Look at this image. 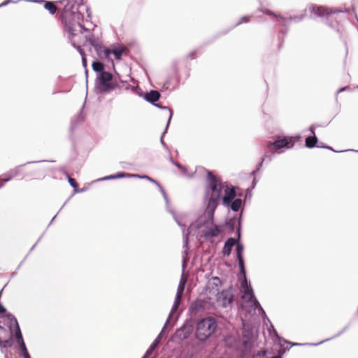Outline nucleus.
<instances>
[{"label":"nucleus","instance_id":"nucleus-19","mask_svg":"<svg viewBox=\"0 0 358 358\" xmlns=\"http://www.w3.org/2000/svg\"><path fill=\"white\" fill-rule=\"evenodd\" d=\"M236 243V240L234 238H229L224 245L223 248V254L224 255H229L232 248L234 246V245Z\"/></svg>","mask_w":358,"mask_h":358},{"label":"nucleus","instance_id":"nucleus-21","mask_svg":"<svg viewBox=\"0 0 358 358\" xmlns=\"http://www.w3.org/2000/svg\"><path fill=\"white\" fill-rule=\"evenodd\" d=\"M21 166H16V167L10 169L9 171H8L5 174V176H6V178H4V182H8L14 177L17 176L20 171Z\"/></svg>","mask_w":358,"mask_h":358},{"label":"nucleus","instance_id":"nucleus-11","mask_svg":"<svg viewBox=\"0 0 358 358\" xmlns=\"http://www.w3.org/2000/svg\"><path fill=\"white\" fill-rule=\"evenodd\" d=\"M236 250V258L238 259L240 272L242 275H245V270L244 260H243V245L240 243L237 244Z\"/></svg>","mask_w":358,"mask_h":358},{"label":"nucleus","instance_id":"nucleus-56","mask_svg":"<svg viewBox=\"0 0 358 358\" xmlns=\"http://www.w3.org/2000/svg\"><path fill=\"white\" fill-rule=\"evenodd\" d=\"M34 1H35V2H40L41 1L35 0Z\"/></svg>","mask_w":358,"mask_h":358},{"label":"nucleus","instance_id":"nucleus-15","mask_svg":"<svg viewBox=\"0 0 358 358\" xmlns=\"http://www.w3.org/2000/svg\"><path fill=\"white\" fill-rule=\"evenodd\" d=\"M132 176L134 178H144V179H146V180L155 183L159 188L160 192H162L166 202V203L168 202V197H167L166 193L165 190L164 189V188L161 186V185L157 181H156L155 180L152 179V178H150L146 175L140 176L138 174H133Z\"/></svg>","mask_w":358,"mask_h":358},{"label":"nucleus","instance_id":"nucleus-51","mask_svg":"<svg viewBox=\"0 0 358 358\" xmlns=\"http://www.w3.org/2000/svg\"><path fill=\"white\" fill-rule=\"evenodd\" d=\"M171 213L173 215V217H174L175 220L178 222V224L179 225H180V222L178 221V220H177V218L176 217V216H175V215L173 214V212H171Z\"/></svg>","mask_w":358,"mask_h":358},{"label":"nucleus","instance_id":"nucleus-27","mask_svg":"<svg viewBox=\"0 0 358 358\" xmlns=\"http://www.w3.org/2000/svg\"><path fill=\"white\" fill-rule=\"evenodd\" d=\"M92 69L94 71L99 73V74H100L101 72L105 71L103 70V69H104L103 64L101 62H98V61L94 62L92 63Z\"/></svg>","mask_w":358,"mask_h":358},{"label":"nucleus","instance_id":"nucleus-57","mask_svg":"<svg viewBox=\"0 0 358 358\" xmlns=\"http://www.w3.org/2000/svg\"><path fill=\"white\" fill-rule=\"evenodd\" d=\"M142 358H145V357H142Z\"/></svg>","mask_w":358,"mask_h":358},{"label":"nucleus","instance_id":"nucleus-26","mask_svg":"<svg viewBox=\"0 0 358 358\" xmlns=\"http://www.w3.org/2000/svg\"><path fill=\"white\" fill-rule=\"evenodd\" d=\"M15 339H16L17 344L19 345L21 343H24V339L22 337V334L20 326L17 325V326H15Z\"/></svg>","mask_w":358,"mask_h":358},{"label":"nucleus","instance_id":"nucleus-40","mask_svg":"<svg viewBox=\"0 0 358 358\" xmlns=\"http://www.w3.org/2000/svg\"><path fill=\"white\" fill-rule=\"evenodd\" d=\"M78 27L80 29V31H82V30L87 31V29H85L82 24H78Z\"/></svg>","mask_w":358,"mask_h":358},{"label":"nucleus","instance_id":"nucleus-54","mask_svg":"<svg viewBox=\"0 0 358 358\" xmlns=\"http://www.w3.org/2000/svg\"><path fill=\"white\" fill-rule=\"evenodd\" d=\"M351 151H354V152H358V150H350Z\"/></svg>","mask_w":358,"mask_h":358},{"label":"nucleus","instance_id":"nucleus-39","mask_svg":"<svg viewBox=\"0 0 358 358\" xmlns=\"http://www.w3.org/2000/svg\"><path fill=\"white\" fill-rule=\"evenodd\" d=\"M82 62H83V66L85 67H86L87 62H86V59L83 55H82Z\"/></svg>","mask_w":358,"mask_h":358},{"label":"nucleus","instance_id":"nucleus-6","mask_svg":"<svg viewBox=\"0 0 358 358\" xmlns=\"http://www.w3.org/2000/svg\"><path fill=\"white\" fill-rule=\"evenodd\" d=\"M308 10L311 13L315 14L319 17L328 16L330 14L343 12L341 9L328 8L322 6L311 5L309 6Z\"/></svg>","mask_w":358,"mask_h":358},{"label":"nucleus","instance_id":"nucleus-43","mask_svg":"<svg viewBox=\"0 0 358 358\" xmlns=\"http://www.w3.org/2000/svg\"><path fill=\"white\" fill-rule=\"evenodd\" d=\"M316 146H317L319 148H324L326 145H324L323 143L320 142V143H317Z\"/></svg>","mask_w":358,"mask_h":358},{"label":"nucleus","instance_id":"nucleus-52","mask_svg":"<svg viewBox=\"0 0 358 358\" xmlns=\"http://www.w3.org/2000/svg\"><path fill=\"white\" fill-rule=\"evenodd\" d=\"M328 340H329V339H326V340H325V341H328ZM323 342H324V341H320V342L319 343V344L322 343ZM312 345H318V343H316V344H312Z\"/></svg>","mask_w":358,"mask_h":358},{"label":"nucleus","instance_id":"nucleus-7","mask_svg":"<svg viewBox=\"0 0 358 358\" xmlns=\"http://www.w3.org/2000/svg\"><path fill=\"white\" fill-rule=\"evenodd\" d=\"M221 280L218 277L210 278L206 285V294L210 295H217L221 287Z\"/></svg>","mask_w":358,"mask_h":358},{"label":"nucleus","instance_id":"nucleus-23","mask_svg":"<svg viewBox=\"0 0 358 358\" xmlns=\"http://www.w3.org/2000/svg\"><path fill=\"white\" fill-rule=\"evenodd\" d=\"M133 174H127L125 173H119L116 175H110L108 176L103 177L102 178H100L99 180H113V179H117V178H122L126 176L128 177H133Z\"/></svg>","mask_w":358,"mask_h":358},{"label":"nucleus","instance_id":"nucleus-45","mask_svg":"<svg viewBox=\"0 0 358 358\" xmlns=\"http://www.w3.org/2000/svg\"><path fill=\"white\" fill-rule=\"evenodd\" d=\"M347 89H348V87H341V88H340V89L338 90V93H340V92H343V91L346 90Z\"/></svg>","mask_w":358,"mask_h":358},{"label":"nucleus","instance_id":"nucleus-3","mask_svg":"<svg viewBox=\"0 0 358 358\" xmlns=\"http://www.w3.org/2000/svg\"><path fill=\"white\" fill-rule=\"evenodd\" d=\"M243 279L241 281V287L243 289V294L242 296V299L247 302H250L251 306L255 308H259L262 312L264 313L259 301L255 296L250 283L247 280L246 274L245 273V275H243Z\"/></svg>","mask_w":358,"mask_h":358},{"label":"nucleus","instance_id":"nucleus-33","mask_svg":"<svg viewBox=\"0 0 358 358\" xmlns=\"http://www.w3.org/2000/svg\"><path fill=\"white\" fill-rule=\"evenodd\" d=\"M68 181L69 182V184L74 188H76L77 186H78V184H77V182L76 181L75 179L71 178V177H69V179H68Z\"/></svg>","mask_w":358,"mask_h":358},{"label":"nucleus","instance_id":"nucleus-10","mask_svg":"<svg viewBox=\"0 0 358 358\" xmlns=\"http://www.w3.org/2000/svg\"><path fill=\"white\" fill-rule=\"evenodd\" d=\"M260 10L262 13H264V14L272 15L274 17H275L276 19H280L285 24H287V22H292V21L299 22L301 20H302L303 18V15L301 16H294V17H290L286 18V17H283L280 15H278L275 13H274L273 12H272L271 10L266 9V8H265V9L261 8Z\"/></svg>","mask_w":358,"mask_h":358},{"label":"nucleus","instance_id":"nucleus-30","mask_svg":"<svg viewBox=\"0 0 358 358\" xmlns=\"http://www.w3.org/2000/svg\"><path fill=\"white\" fill-rule=\"evenodd\" d=\"M20 349L21 350V354L24 358H31L30 355L28 352L25 343L19 344Z\"/></svg>","mask_w":358,"mask_h":358},{"label":"nucleus","instance_id":"nucleus-46","mask_svg":"<svg viewBox=\"0 0 358 358\" xmlns=\"http://www.w3.org/2000/svg\"><path fill=\"white\" fill-rule=\"evenodd\" d=\"M271 328H272V330H273V331L274 334H275L277 337H278V334H277V331L274 329V328H273V327L272 325H271Z\"/></svg>","mask_w":358,"mask_h":358},{"label":"nucleus","instance_id":"nucleus-12","mask_svg":"<svg viewBox=\"0 0 358 358\" xmlns=\"http://www.w3.org/2000/svg\"><path fill=\"white\" fill-rule=\"evenodd\" d=\"M175 320H176V318H174V317H171V316L169 315V317H168V318H167V320H166V321L165 322V324H164L162 330L161 331L159 334L157 336V338L155 339L153 343L151 344V346L152 348H155V349L157 348V346L159 345V343L161 342V340L162 338L164 332L165 331L166 329L168 328V327L169 326V324L171 322H173Z\"/></svg>","mask_w":358,"mask_h":358},{"label":"nucleus","instance_id":"nucleus-44","mask_svg":"<svg viewBox=\"0 0 358 358\" xmlns=\"http://www.w3.org/2000/svg\"><path fill=\"white\" fill-rule=\"evenodd\" d=\"M309 131L313 134V136H315V131H314V127L313 126H311L310 128H309Z\"/></svg>","mask_w":358,"mask_h":358},{"label":"nucleus","instance_id":"nucleus-37","mask_svg":"<svg viewBox=\"0 0 358 358\" xmlns=\"http://www.w3.org/2000/svg\"><path fill=\"white\" fill-rule=\"evenodd\" d=\"M186 282H187V279L182 277L180 280L179 285H182L185 287Z\"/></svg>","mask_w":358,"mask_h":358},{"label":"nucleus","instance_id":"nucleus-17","mask_svg":"<svg viewBox=\"0 0 358 358\" xmlns=\"http://www.w3.org/2000/svg\"><path fill=\"white\" fill-rule=\"evenodd\" d=\"M90 43L94 47L97 55L99 57L104 55L103 50L106 49L99 41H96L92 36L88 38Z\"/></svg>","mask_w":358,"mask_h":358},{"label":"nucleus","instance_id":"nucleus-32","mask_svg":"<svg viewBox=\"0 0 358 358\" xmlns=\"http://www.w3.org/2000/svg\"><path fill=\"white\" fill-rule=\"evenodd\" d=\"M155 350V348H152L151 345L149 347V348L147 350L145 354L143 357L148 358L153 352V351Z\"/></svg>","mask_w":358,"mask_h":358},{"label":"nucleus","instance_id":"nucleus-38","mask_svg":"<svg viewBox=\"0 0 358 358\" xmlns=\"http://www.w3.org/2000/svg\"><path fill=\"white\" fill-rule=\"evenodd\" d=\"M285 343H287L289 344H290L292 346H298V345H302L303 344L301 343H292V342H288L287 341H284Z\"/></svg>","mask_w":358,"mask_h":358},{"label":"nucleus","instance_id":"nucleus-48","mask_svg":"<svg viewBox=\"0 0 358 358\" xmlns=\"http://www.w3.org/2000/svg\"><path fill=\"white\" fill-rule=\"evenodd\" d=\"M5 182L4 179L2 181H0V187H3Z\"/></svg>","mask_w":358,"mask_h":358},{"label":"nucleus","instance_id":"nucleus-55","mask_svg":"<svg viewBox=\"0 0 358 358\" xmlns=\"http://www.w3.org/2000/svg\"><path fill=\"white\" fill-rule=\"evenodd\" d=\"M76 192H83V189H80V190H79V191L76 190Z\"/></svg>","mask_w":358,"mask_h":358},{"label":"nucleus","instance_id":"nucleus-49","mask_svg":"<svg viewBox=\"0 0 358 358\" xmlns=\"http://www.w3.org/2000/svg\"><path fill=\"white\" fill-rule=\"evenodd\" d=\"M324 148H327V149H329V150H331L334 151V150L331 147H330V146H327V145H326V146L324 147Z\"/></svg>","mask_w":358,"mask_h":358},{"label":"nucleus","instance_id":"nucleus-41","mask_svg":"<svg viewBox=\"0 0 358 358\" xmlns=\"http://www.w3.org/2000/svg\"><path fill=\"white\" fill-rule=\"evenodd\" d=\"M10 2H14L12 0H7L6 1L2 3L1 5H0V7L1 6H6L7 5L8 3H10Z\"/></svg>","mask_w":358,"mask_h":358},{"label":"nucleus","instance_id":"nucleus-20","mask_svg":"<svg viewBox=\"0 0 358 358\" xmlns=\"http://www.w3.org/2000/svg\"><path fill=\"white\" fill-rule=\"evenodd\" d=\"M144 98L147 101L154 104V103L160 98V94L158 91L151 90L145 95Z\"/></svg>","mask_w":358,"mask_h":358},{"label":"nucleus","instance_id":"nucleus-25","mask_svg":"<svg viewBox=\"0 0 358 358\" xmlns=\"http://www.w3.org/2000/svg\"><path fill=\"white\" fill-rule=\"evenodd\" d=\"M317 143V138L315 136H309L306 138V146L309 148H313L316 146Z\"/></svg>","mask_w":358,"mask_h":358},{"label":"nucleus","instance_id":"nucleus-5","mask_svg":"<svg viewBox=\"0 0 358 358\" xmlns=\"http://www.w3.org/2000/svg\"><path fill=\"white\" fill-rule=\"evenodd\" d=\"M216 296V301L217 304L223 308L231 307L233 302V295L231 290L224 289L219 292Z\"/></svg>","mask_w":358,"mask_h":358},{"label":"nucleus","instance_id":"nucleus-13","mask_svg":"<svg viewBox=\"0 0 358 358\" xmlns=\"http://www.w3.org/2000/svg\"><path fill=\"white\" fill-rule=\"evenodd\" d=\"M236 196V192L234 188L229 189L228 187L225 190V194L222 197V203L225 206L229 207V203L234 200Z\"/></svg>","mask_w":358,"mask_h":358},{"label":"nucleus","instance_id":"nucleus-28","mask_svg":"<svg viewBox=\"0 0 358 358\" xmlns=\"http://www.w3.org/2000/svg\"><path fill=\"white\" fill-rule=\"evenodd\" d=\"M44 8L48 10L50 14L53 15L56 13L57 7L52 1H47L44 5Z\"/></svg>","mask_w":358,"mask_h":358},{"label":"nucleus","instance_id":"nucleus-4","mask_svg":"<svg viewBox=\"0 0 358 358\" xmlns=\"http://www.w3.org/2000/svg\"><path fill=\"white\" fill-rule=\"evenodd\" d=\"M97 79L99 80L100 91L102 92H110L116 87V85L112 82L113 76L109 72H101L97 76Z\"/></svg>","mask_w":358,"mask_h":358},{"label":"nucleus","instance_id":"nucleus-18","mask_svg":"<svg viewBox=\"0 0 358 358\" xmlns=\"http://www.w3.org/2000/svg\"><path fill=\"white\" fill-rule=\"evenodd\" d=\"M124 51V48H121L113 49V50L105 49L103 50V52H104V56L106 58H108V57L110 54H113L115 59L117 60H120L122 58V55Z\"/></svg>","mask_w":358,"mask_h":358},{"label":"nucleus","instance_id":"nucleus-1","mask_svg":"<svg viewBox=\"0 0 358 358\" xmlns=\"http://www.w3.org/2000/svg\"><path fill=\"white\" fill-rule=\"evenodd\" d=\"M208 187L205 193V201L207 203L206 210L203 214L191 224L189 230L192 228L200 229L203 227H206V229L201 231V235L208 240L217 236L221 232L219 226L209 227V225L212 224L213 222L214 213L220 199L222 185L220 180L210 172L208 173Z\"/></svg>","mask_w":358,"mask_h":358},{"label":"nucleus","instance_id":"nucleus-35","mask_svg":"<svg viewBox=\"0 0 358 358\" xmlns=\"http://www.w3.org/2000/svg\"><path fill=\"white\" fill-rule=\"evenodd\" d=\"M66 29L72 36H75L76 35L75 31L76 30L75 29L72 28L71 27H67Z\"/></svg>","mask_w":358,"mask_h":358},{"label":"nucleus","instance_id":"nucleus-2","mask_svg":"<svg viewBox=\"0 0 358 358\" xmlns=\"http://www.w3.org/2000/svg\"><path fill=\"white\" fill-rule=\"evenodd\" d=\"M217 322L214 317H208L201 319L196 324V337L201 341H206L217 329Z\"/></svg>","mask_w":358,"mask_h":358},{"label":"nucleus","instance_id":"nucleus-8","mask_svg":"<svg viewBox=\"0 0 358 358\" xmlns=\"http://www.w3.org/2000/svg\"><path fill=\"white\" fill-rule=\"evenodd\" d=\"M185 287L182 285H178V289H177V292H176V298L174 300V303L171 308V310L169 315V316L173 317L176 319H177L178 316H175V314L180 304L181 299H182L183 292L185 290Z\"/></svg>","mask_w":358,"mask_h":358},{"label":"nucleus","instance_id":"nucleus-47","mask_svg":"<svg viewBox=\"0 0 358 358\" xmlns=\"http://www.w3.org/2000/svg\"><path fill=\"white\" fill-rule=\"evenodd\" d=\"M161 143L163 145L164 147H166V144L163 140V136L161 138Z\"/></svg>","mask_w":358,"mask_h":358},{"label":"nucleus","instance_id":"nucleus-24","mask_svg":"<svg viewBox=\"0 0 358 358\" xmlns=\"http://www.w3.org/2000/svg\"><path fill=\"white\" fill-rule=\"evenodd\" d=\"M242 205V200L241 199H236L229 203V207L234 212H238Z\"/></svg>","mask_w":358,"mask_h":358},{"label":"nucleus","instance_id":"nucleus-29","mask_svg":"<svg viewBox=\"0 0 358 358\" xmlns=\"http://www.w3.org/2000/svg\"><path fill=\"white\" fill-rule=\"evenodd\" d=\"M155 106L156 107H157V108H161V109H163V110H169V117L168 122H167V124H166V129H165V131H166V130H167V129H168V127H169V124H170V122H171V118H172V116H173V112H172L171 109L169 107H168V106H160L159 104H155ZM165 132H166V131H164V132L163 133V135L164 134V133H165Z\"/></svg>","mask_w":358,"mask_h":358},{"label":"nucleus","instance_id":"nucleus-22","mask_svg":"<svg viewBox=\"0 0 358 358\" xmlns=\"http://www.w3.org/2000/svg\"><path fill=\"white\" fill-rule=\"evenodd\" d=\"M5 317L10 322V324H9L8 327H9V329H10V334L12 335L13 325H14L15 327V326L19 325V324L17 322V319L15 318V317L13 314L10 313H6Z\"/></svg>","mask_w":358,"mask_h":358},{"label":"nucleus","instance_id":"nucleus-31","mask_svg":"<svg viewBox=\"0 0 358 358\" xmlns=\"http://www.w3.org/2000/svg\"><path fill=\"white\" fill-rule=\"evenodd\" d=\"M171 162L176 166L178 168H179L180 170L183 171L185 174H187V169L184 166L181 165L180 164L174 162L171 158L170 159Z\"/></svg>","mask_w":358,"mask_h":358},{"label":"nucleus","instance_id":"nucleus-16","mask_svg":"<svg viewBox=\"0 0 358 358\" xmlns=\"http://www.w3.org/2000/svg\"><path fill=\"white\" fill-rule=\"evenodd\" d=\"M206 302L203 300H196L192 303L189 307V311L192 313H196L205 309Z\"/></svg>","mask_w":358,"mask_h":358},{"label":"nucleus","instance_id":"nucleus-53","mask_svg":"<svg viewBox=\"0 0 358 358\" xmlns=\"http://www.w3.org/2000/svg\"><path fill=\"white\" fill-rule=\"evenodd\" d=\"M55 217H56V215H55V217H53V218L52 219V220H51L50 223H52V222L54 221V220L55 219Z\"/></svg>","mask_w":358,"mask_h":358},{"label":"nucleus","instance_id":"nucleus-14","mask_svg":"<svg viewBox=\"0 0 358 358\" xmlns=\"http://www.w3.org/2000/svg\"><path fill=\"white\" fill-rule=\"evenodd\" d=\"M192 331V328L189 325L184 324L182 327H181L176 332V336L180 339V340H185L186 339L189 334H191Z\"/></svg>","mask_w":358,"mask_h":358},{"label":"nucleus","instance_id":"nucleus-50","mask_svg":"<svg viewBox=\"0 0 358 358\" xmlns=\"http://www.w3.org/2000/svg\"><path fill=\"white\" fill-rule=\"evenodd\" d=\"M0 330L2 331H6V329L3 326H1V325H0Z\"/></svg>","mask_w":358,"mask_h":358},{"label":"nucleus","instance_id":"nucleus-34","mask_svg":"<svg viewBox=\"0 0 358 358\" xmlns=\"http://www.w3.org/2000/svg\"><path fill=\"white\" fill-rule=\"evenodd\" d=\"M248 18H249V17H248V16H243V17H242L240 19L239 22H237V23L235 24V26H238V25H239V24H242V23L247 22L248 21Z\"/></svg>","mask_w":358,"mask_h":358},{"label":"nucleus","instance_id":"nucleus-9","mask_svg":"<svg viewBox=\"0 0 358 358\" xmlns=\"http://www.w3.org/2000/svg\"><path fill=\"white\" fill-rule=\"evenodd\" d=\"M294 146V142L291 139H288L286 138L282 139L275 140L273 143H270L268 145L270 150L275 148V150H279L281 148H291Z\"/></svg>","mask_w":358,"mask_h":358},{"label":"nucleus","instance_id":"nucleus-42","mask_svg":"<svg viewBox=\"0 0 358 358\" xmlns=\"http://www.w3.org/2000/svg\"><path fill=\"white\" fill-rule=\"evenodd\" d=\"M264 158H262V162H260V164H259V167H258V169H257L256 171H253V174H254V173H255V172H256V171H257L259 169V168L262 166V164H263V162H264Z\"/></svg>","mask_w":358,"mask_h":358},{"label":"nucleus","instance_id":"nucleus-36","mask_svg":"<svg viewBox=\"0 0 358 358\" xmlns=\"http://www.w3.org/2000/svg\"><path fill=\"white\" fill-rule=\"evenodd\" d=\"M189 234V232H187L186 234H184L185 247H187Z\"/></svg>","mask_w":358,"mask_h":358}]
</instances>
